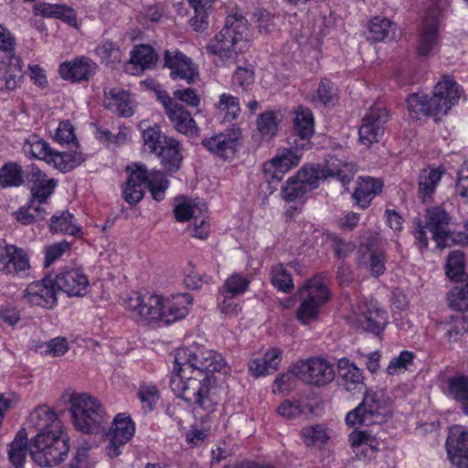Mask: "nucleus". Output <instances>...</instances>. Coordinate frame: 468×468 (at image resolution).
I'll use <instances>...</instances> for the list:
<instances>
[{
	"label": "nucleus",
	"instance_id": "obj_1",
	"mask_svg": "<svg viewBox=\"0 0 468 468\" xmlns=\"http://www.w3.org/2000/svg\"><path fill=\"white\" fill-rule=\"evenodd\" d=\"M216 373H229V367L222 355L193 343L176 349L170 387L177 397L207 411H213L220 400Z\"/></svg>",
	"mask_w": 468,
	"mask_h": 468
},
{
	"label": "nucleus",
	"instance_id": "obj_2",
	"mask_svg": "<svg viewBox=\"0 0 468 468\" xmlns=\"http://www.w3.org/2000/svg\"><path fill=\"white\" fill-rule=\"evenodd\" d=\"M252 29L247 18L239 12L227 16L224 27L207 46L208 53L218 56L223 64H233L239 54L249 49Z\"/></svg>",
	"mask_w": 468,
	"mask_h": 468
},
{
	"label": "nucleus",
	"instance_id": "obj_3",
	"mask_svg": "<svg viewBox=\"0 0 468 468\" xmlns=\"http://www.w3.org/2000/svg\"><path fill=\"white\" fill-rule=\"evenodd\" d=\"M127 180L122 186V197L129 204H136L144 195L147 187L156 201L165 198L168 187L165 176L160 171L148 172L142 164H131L126 167Z\"/></svg>",
	"mask_w": 468,
	"mask_h": 468
},
{
	"label": "nucleus",
	"instance_id": "obj_4",
	"mask_svg": "<svg viewBox=\"0 0 468 468\" xmlns=\"http://www.w3.org/2000/svg\"><path fill=\"white\" fill-rule=\"evenodd\" d=\"M69 404L72 424L77 431L86 434L105 431L110 417L96 397L88 393L72 394Z\"/></svg>",
	"mask_w": 468,
	"mask_h": 468
},
{
	"label": "nucleus",
	"instance_id": "obj_5",
	"mask_svg": "<svg viewBox=\"0 0 468 468\" xmlns=\"http://www.w3.org/2000/svg\"><path fill=\"white\" fill-rule=\"evenodd\" d=\"M450 217L445 210L439 207L427 209L425 222L422 225L418 223V229L415 231V238L419 242L420 248L428 247L427 229L431 233L432 239L438 247L444 248L452 243L466 245L468 244V232L464 231L451 232L449 229Z\"/></svg>",
	"mask_w": 468,
	"mask_h": 468
},
{
	"label": "nucleus",
	"instance_id": "obj_6",
	"mask_svg": "<svg viewBox=\"0 0 468 468\" xmlns=\"http://www.w3.org/2000/svg\"><path fill=\"white\" fill-rule=\"evenodd\" d=\"M69 445L62 428L38 432L29 441V455L41 467H55L67 457Z\"/></svg>",
	"mask_w": 468,
	"mask_h": 468
},
{
	"label": "nucleus",
	"instance_id": "obj_7",
	"mask_svg": "<svg viewBox=\"0 0 468 468\" xmlns=\"http://www.w3.org/2000/svg\"><path fill=\"white\" fill-rule=\"evenodd\" d=\"M298 295L301 302L295 316L302 324L308 325L318 319L332 293L326 277L319 274L307 280L299 289Z\"/></svg>",
	"mask_w": 468,
	"mask_h": 468
},
{
	"label": "nucleus",
	"instance_id": "obj_8",
	"mask_svg": "<svg viewBox=\"0 0 468 468\" xmlns=\"http://www.w3.org/2000/svg\"><path fill=\"white\" fill-rule=\"evenodd\" d=\"M121 305L127 317L133 321L150 324L159 322L162 295L151 292L133 291L122 297Z\"/></svg>",
	"mask_w": 468,
	"mask_h": 468
},
{
	"label": "nucleus",
	"instance_id": "obj_9",
	"mask_svg": "<svg viewBox=\"0 0 468 468\" xmlns=\"http://www.w3.org/2000/svg\"><path fill=\"white\" fill-rule=\"evenodd\" d=\"M389 399L381 390H367L362 402L346 416L348 426L380 423L388 412Z\"/></svg>",
	"mask_w": 468,
	"mask_h": 468
},
{
	"label": "nucleus",
	"instance_id": "obj_10",
	"mask_svg": "<svg viewBox=\"0 0 468 468\" xmlns=\"http://www.w3.org/2000/svg\"><path fill=\"white\" fill-rule=\"evenodd\" d=\"M292 372L297 378L307 384L324 386L335 376L334 366L322 357H309L292 364Z\"/></svg>",
	"mask_w": 468,
	"mask_h": 468
},
{
	"label": "nucleus",
	"instance_id": "obj_11",
	"mask_svg": "<svg viewBox=\"0 0 468 468\" xmlns=\"http://www.w3.org/2000/svg\"><path fill=\"white\" fill-rule=\"evenodd\" d=\"M308 148H300L299 144L291 143L290 147L280 148L276 154L263 164V172L270 182H280L284 175L297 166Z\"/></svg>",
	"mask_w": 468,
	"mask_h": 468
},
{
	"label": "nucleus",
	"instance_id": "obj_12",
	"mask_svg": "<svg viewBox=\"0 0 468 468\" xmlns=\"http://www.w3.org/2000/svg\"><path fill=\"white\" fill-rule=\"evenodd\" d=\"M388 114L382 103H375L365 113L358 130L359 142L366 147L380 141Z\"/></svg>",
	"mask_w": 468,
	"mask_h": 468
},
{
	"label": "nucleus",
	"instance_id": "obj_13",
	"mask_svg": "<svg viewBox=\"0 0 468 468\" xmlns=\"http://www.w3.org/2000/svg\"><path fill=\"white\" fill-rule=\"evenodd\" d=\"M242 133L239 127H231L203 140L202 144L212 154L223 160H232L241 145Z\"/></svg>",
	"mask_w": 468,
	"mask_h": 468
},
{
	"label": "nucleus",
	"instance_id": "obj_14",
	"mask_svg": "<svg viewBox=\"0 0 468 468\" xmlns=\"http://www.w3.org/2000/svg\"><path fill=\"white\" fill-rule=\"evenodd\" d=\"M135 433V423L125 412L118 413L112 420L109 431L105 434L109 440L106 453L110 457L121 454V448L130 441Z\"/></svg>",
	"mask_w": 468,
	"mask_h": 468
},
{
	"label": "nucleus",
	"instance_id": "obj_15",
	"mask_svg": "<svg viewBox=\"0 0 468 468\" xmlns=\"http://www.w3.org/2000/svg\"><path fill=\"white\" fill-rule=\"evenodd\" d=\"M164 60L165 67L170 69L172 80H185L187 84H194L200 80L198 67L178 49L165 50Z\"/></svg>",
	"mask_w": 468,
	"mask_h": 468
},
{
	"label": "nucleus",
	"instance_id": "obj_16",
	"mask_svg": "<svg viewBox=\"0 0 468 468\" xmlns=\"http://www.w3.org/2000/svg\"><path fill=\"white\" fill-rule=\"evenodd\" d=\"M23 301L30 306L53 309L58 303L53 278L46 277L28 284L23 292Z\"/></svg>",
	"mask_w": 468,
	"mask_h": 468
},
{
	"label": "nucleus",
	"instance_id": "obj_17",
	"mask_svg": "<svg viewBox=\"0 0 468 468\" xmlns=\"http://www.w3.org/2000/svg\"><path fill=\"white\" fill-rule=\"evenodd\" d=\"M460 86L450 77H444L437 83L433 90V95L430 98L433 109V116L445 115L452 106L460 100Z\"/></svg>",
	"mask_w": 468,
	"mask_h": 468
},
{
	"label": "nucleus",
	"instance_id": "obj_18",
	"mask_svg": "<svg viewBox=\"0 0 468 468\" xmlns=\"http://www.w3.org/2000/svg\"><path fill=\"white\" fill-rule=\"evenodd\" d=\"M350 324L364 331L379 335L388 324V315L384 310L379 309L375 303H362L358 305L357 312L348 318Z\"/></svg>",
	"mask_w": 468,
	"mask_h": 468
},
{
	"label": "nucleus",
	"instance_id": "obj_19",
	"mask_svg": "<svg viewBox=\"0 0 468 468\" xmlns=\"http://www.w3.org/2000/svg\"><path fill=\"white\" fill-rule=\"evenodd\" d=\"M446 452L451 463L456 468H468V428L452 425L449 428Z\"/></svg>",
	"mask_w": 468,
	"mask_h": 468
},
{
	"label": "nucleus",
	"instance_id": "obj_20",
	"mask_svg": "<svg viewBox=\"0 0 468 468\" xmlns=\"http://www.w3.org/2000/svg\"><path fill=\"white\" fill-rule=\"evenodd\" d=\"M53 282L57 290L69 297H80L89 292V279L80 268L63 269L53 278Z\"/></svg>",
	"mask_w": 468,
	"mask_h": 468
},
{
	"label": "nucleus",
	"instance_id": "obj_21",
	"mask_svg": "<svg viewBox=\"0 0 468 468\" xmlns=\"http://www.w3.org/2000/svg\"><path fill=\"white\" fill-rule=\"evenodd\" d=\"M192 304L193 297L187 292L170 294L166 297L162 295L159 322L172 324L184 319L188 314Z\"/></svg>",
	"mask_w": 468,
	"mask_h": 468
},
{
	"label": "nucleus",
	"instance_id": "obj_22",
	"mask_svg": "<svg viewBox=\"0 0 468 468\" xmlns=\"http://www.w3.org/2000/svg\"><path fill=\"white\" fill-rule=\"evenodd\" d=\"M381 438L371 431H353L348 437L352 452L358 460H371L381 445Z\"/></svg>",
	"mask_w": 468,
	"mask_h": 468
},
{
	"label": "nucleus",
	"instance_id": "obj_23",
	"mask_svg": "<svg viewBox=\"0 0 468 468\" xmlns=\"http://www.w3.org/2000/svg\"><path fill=\"white\" fill-rule=\"evenodd\" d=\"M24 62L14 53L5 55L0 60V91H12L17 89L23 77Z\"/></svg>",
	"mask_w": 468,
	"mask_h": 468
},
{
	"label": "nucleus",
	"instance_id": "obj_24",
	"mask_svg": "<svg viewBox=\"0 0 468 468\" xmlns=\"http://www.w3.org/2000/svg\"><path fill=\"white\" fill-rule=\"evenodd\" d=\"M28 176L32 194L30 201L37 207H45L48 211L49 208L48 199L57 187L58 181L49 178L44 172L36 167L31 168Z\"/></svg>",
	"mask_w": 468,
	"mask_h": 468
},
{
	"label": "nucleus",
	"instance_id": "obj_25",
	"mask_svg": "<svg viewBox=\"0 0 468 468\" xmlns=\"http://www.w3.org/2000/svg\"><path fill=\"white\" fill-rule=\"evenodd\" d=\"M293 134L296 138L292 143L299 144L300 148H308L312 146L311 137L314 133V120L312 112L302 106H299L293 112Z\"/></svg>",
	"mask_w": 468,
	"mask_h": 468
},
{
	"label": "nucleus",
	"instance_id": "obj_26",
	"mask_svg": "<svg viewBox=\"0 0 468 468\" xmlns=\"http://www.w3.org/2000/svg\"><path fill=\"white\" fill-rule=\"evenodd\" d=\"M97 65L86 57H78L69 61H64L59 65V76L66 80L79 82L88 80L95 74Z\"/></svg>",
	"mask_w": 468,
	"mask_h": 468
},
{
	"label": "nucleus",
	"instance_id": "obj_27",
	"mask_svg": "<svg viewBox=\"0 0 468 468\" xmlns=\"http://www.w3.org/2000/svg\"><path fill=\"white\" fill-rule=\"evenodd\" d=\"M283 351L271 346L264 350L262 357L251 358L248 363V369L254 378L266 377L276 371L282 360Z\"/></svg>",
	"mask_w": 468,
	"mask_h": 468
},
{
	"label": "nucleus",
	"instance_id": "obj_28",
	"mask_svg": "<svg viewBox=\"0 0 468 468\" xmlns=\"http://www.w3.org/2000/svg\"><path fill=\"white\" fill-rule=\"evenodd\" d=\"M158 55L150 45H136L131 51L130 60L125 64V71L131 75H141L144 70L155 66Z\"/></svg>",
	"mask_w": 468,
	"mask_h": 468
},
{
	"label": "nucleus",
	"instance_id": "obj_29",
	"mask_svg": "<svg viewBox=\"0 0 468 468\" xmlns=\"http://www.w3.org/2000/svg\"><path fill=\"white\" fill-rule=\"evenodd\" d=\"M104 105L114 113L122 117L133 115L136 102L131 93L120 88L104 91Z\"/></svg>",
	"mask_w": 468,
	"mask_h": 468
},
{
	"label": "nucleus",
	"instance_id": "obj_30",
	"mask_svg": "<svg viewBox=\"0 0 468 468\" xmlns=\"http://www.w3.org/2000/svg\"><path fill=\"white\" fill-rule=\"evenodd\" d=\"M441 388L447 397L458 402L463 413L468 416V376L455 374L445 378Z\"/></svg>",
	"mask_w": 468,
	"mask_h": 468
},
{
	"label": "nucleus",
	"instance_id": "obj_31",
	"mask_svg": "<svg viewBox=\"0 0 468 468\" xmlns=\"http://www.w3.org/2000/svg\"><path fill=\"white\" fill-rule=\"evenodd\" d=\"M337 369L341 386L350 393L363 390L365 381L362 370L346 357L337 361Z\"/></svg>",
	"mask_w": 468,
	"mask_h": 468
},
{
	"label": "nucleus",
	"instance_id": "obj_32",
	"mask_svg": "<svg viewBox=\"0 0 468 468\" xmlns=\"http://www.w3.org/2000/svg\"><path fill=\"white\" fill-rule=\"evenodd\" d=\"M27 252L14 245L6 248V253L0 255V268L9 274H22L29 269Z\"/></svg>",
	"mask_w": 468,
	"mask_h": 468
},
{
	"label": "nucleus",
	"instance_id": "obj_33",
	"mask_svg": "<svg viewBox=\"0 0 468 468\" xmlns=\"http://www.w3.org/2000/svg\"><path fill=\"white\" fill-rule=\"evenodd\" d=\"M155 154L168 172H176L183 161V147L176 139L169 136L163 140L162 147Z\"/></svg>",
	"mask_w": 468,
	"mask_h": 468
},
{
	"label": "nucleus",
	"instance_id": "obj_34",
	"mask_svg": "<svg viewBox=\"0 0 468 468\" xmlns=\"http://www.w3.org/2000/svg\"><path fill=\"white\" fill-rule=\"evenodd\" d=\"M445 173L443 165H428L420 171L419 191L424 202L432 197Z\"/></svg>",
	"mask_w": 468,
	"mask_h": 468
},
{
	"label": "nucleus",
	"instance_id": "obj_35",
	"mask_svg": "<svg viewBox=\"0 0 468 468\" xmlns=\"http://www.w3.org/2000/svg\"><path fill=\"white\" fill-rule=\"evenodd\" d=\"M138 128L142 133L143 149L150 154H155L162 147L163 140L169 138L162 133L158 124L152 123L148 120L141 121Z\"/></svg>",
	"mask_w": 468,
	"mask_h": 468
},
{
	"label": "nucleus",
	"instance_id": "obj_36",
	"mask_svg": "<svg viewBox=\"0 0 468 468\" xmlns=\"http://www.w3.org/2000/svg\"><path fill=\"white\" fill-rule=\"evenodd\" d=\"M28 424L39 432L62 428L56 412L47 405L38 406L30 412Z\"/></svg>",
	"mask_w": 468,
	"mask_h": 468
},
{
	"label": "nucleus",
	"instance_id": "obj_37",
	"mask_svg": "<svg viewBox=\"0 0 468 468\" xmlns=\"http://www.w3.org/2000/svg\"><path fill=\"white\" fill-rule=\"evenodd\" d=\"M301 438L307 447L322 448L335 437V431L326 425L318 423L303 427Z\"/></svg>",
	"mask_w": 468,
	"mask_h": 468
},
{
	"label": "nucleus",
	"instance_id": "obj_38",
	"mask_svg": "<svg viewBox=\"0 0 468 468\" xmlns=\"http://www.w3.org/2000/svg\"><path fill=\"white\" fill-rule=\"evenodd\" d=\"M383 184L373 177H360L353 194L356 204L361 207H367L372 199L381 192Z\"/></svg>",
	"mask_w": 468,
	"mask_h": 468
},
{
	"label": "nucleus",
	"instance_id": "obj_39",
	"mask_svg": "<svg viewBox=\"0 0 468 468\" xmlns=\"http://www.w3.org/2000/svg\"><path fill=\"white\" fill-rule=\"evenodd\" d=\"M207 207L204 203L186 197L176 198L174 214L177 221L186 222L195 219L200 213H204Z\"/></svg>",
	"mask_w": 468,
	"mask_h": 468
},
{
	"label": "nucleus",
	"instance_id": "obj_40",
	"mask_svg": "<svg viewBox=\"0 0 468 468\" xmlns=\"http://www.w3.org/2000/svg\"><path fill=\"white\" fill-rule=\"evenodd\" d=\"M397 26L390 20L376 16L368 25L367 37L374 41L394 40L398 36Z\"/></svg>",
	"mask_w": 468,
	"mask_h": 468
},
{
	"label": "nucleus",
	"instance_id": "obj_41",
	"mask_svg": "<svg viewBox=\"0 0 468 468\" xmlns=\"http://www.w3.org/2000/svg\"><path fill=\"white\" fill-rule=\"evenodd\" d=\"M436 14H431V20L427 21L422 29L418 45V52L421 56H427L434 51L439 44L438 23Z\"/></svg>",
	"mask_w": 468,
	"mask_h": 468
},
{
	"label": "nucleus",
	"instance_id": "obj_42",
	"mask_svg": "<svg viewBox=\"0 0 468 468\" xmlns=\"http://www.w3.org/2000/svg\"><path fill=\"white\" fill-rule=\"evenodd\" d=\"M84 161L85 156L81 152L73 151L60 153L52 150L47 164L60 172L66 173L80 165Z\"/></svg>",
	"mask_w": 468,
	"mask_h": 468
},
{
	"label": "nucleus",
	"instance_id": "obj_43",
	"mask_svg": "<svg viewBox=\"0 0 468 468\" xmlns=\"http://www.w3.org/2000/svg\"><path fill=\"white\" fill-rule=\"evenodd\" d=\"M321 170L325 174V178L335 177L340 180L343 184H346L350 181L353 173L354 165L351 163L343 161L336 156H330L325 161L324 166L321 165Z\"/></svg>",
	"mask_w": 468,
	"mask_h": 468
},
{
	"label": "nucleus",
	"instance_id": "obj_44",
	"mask_svg": "<svg viewBox=\"0 0 468 468\" xmlns=\"http://www.w3.org/2000/svg\"><path fill=\"white\" fill-rule=\"evenodd\" d=\"M27 451L29 452L27 433L25 429H21L17 431L15 439L8 447V458L10 463L16 466V468H22L27 458Z\"/></svg>",
	"mask_w": 468,
	"mask_h": 468
},
{
	"label": "nucleus",
	"instance_id": "obj_45",
	"mask_svg": "<svg viewBox=\"0 0 468 468\" xmlns=\"http://www.w3.org/2000/svg\"><path fill=\"white\" fill-rule=\"evenodd\" d=\"M167 116L177 132L190 136L197 134L196 122L182 105L179 104Z\"/></svg>",
	"mask_w": 468,
	"mask_h": 468
},
{
	"label": "nucleus",
	"instance_id": "obj_46",
	"mask_svg": "<svg viewBox=\"0 0 468 468\" xmlns=\"http://www.w3.org/2000/svg\"><path fill=\"white\" fill-rule=\"evenodd\" d=\"M215 107L218 116L228 122L236 120L241 112L239 98L230 93H222Z\"/></svg>",
	"mask_w": 468,
	"mask_h": 468
},
{
	"label": "nucleus",
	"instance_id": "obj_47",
	"mask_svg": "<svg viewBox=\"0 0 468 468\" xmlns=\"http://www.w3.org/2000/svg\"><path fill=\"white\" fill-rule=\"evenodd\" d=\"M49 227L52 232L74 237H78L81 234V229L76 224L73 215L68 211L54 215L50 219Z\"/></svg>",
	"mask_w": 468,
	"mask_h": 468
},
{
	"label": "nucleus",
	"instance_id": "obj_48",
	"mask_svg": "<svg viewBox=\"0 0 468 468\" xmlns=\"http://www.w3.org/2000/svg\"><path fill=\"white\" fill-rule=\"evenodd\" d=\"M280 120L272 111L261 113L256 120V128L262 140H271L278 132Z\"/></svg>",
	"mask_w": 468,
	"mask_h": 468
},
{
	"label": "nucleus",
	"instance_id": "obj_49",
	"mask_svg": "<svg viewBox=\"0 0 468 468\" xmlns=\"http://www.w3.org/2000/svg\"><path fill=\"white\" fill-rule=\"evenodd\" d=\"M215 0H187L194 9L195 16L190 20L191 27L196 31L205 29L208 24L207 16Z\"/></svg>",
	"mask_w": 468,
	"mask_h": 468
},
{
	"label": "nucleus",
	"instance_id": "obj_50",
	"mask_svg": "<svg viewBox=\"0 0 468 468\" xmlns=\"http://www.w3.org/2000/svg\"><path fill=\"white\" fill-rule=\"evenodd\" d=\"M410 115L416 120L431 115L433 116V109L427 96L420 93H413L407 100Z\"/></svg>",
	"mask_w": 468,
	"mask_h": 468
},
{
	"label": "nucleus",
	"instance_id": "obj_51",
	"mask_svg": "<svg viewBox=\"0 0 468 468\" xmlns=\"http://www.w3.org/2000/svg\"><path fill=\"white\" fill-rule=\"evenodd\" d=\"M23 152L27 155L48 162L52 149L49 144L37 135L30 136L23 145Z\"/></svg>",
	"mask_w": 468,
	"mask_h": 468
},
{
	"label": "nucleus",
	"instance_id": "obj_52",
	"mask_svg": "<svg viewBox=\"0 0 468 468\" xmlns=\"http://www.w3.org/2000/svg\"><path fill=\"white\" fill-rule=\"evenodd\" d=\"M24 183L22 168L16 163H6L0 168V186L16 187Z\"/></svg>",
	"mask_w": 468,
	"mask_h": 468
},
{
	"label": "nucleus",
	"instance_id": "obj_53",
	"mask_svg": "<svg viewBox=\"0 0 468 468\" xmlns=\"http://www.w3.org/2000/svg\"><path fill=\"white\" fill-rule=\"evenodd\" d=\"M443 330L449 343L459 342L468 331V321L463 316H452L443 324Z\"/></svg>",
	"mask_w": 468,
	"mask_h": 468
},
{
	"label": "nucleus",
	"instance_id": "obj_54",
	"mask_svg": "<svg viewBox=\"0 0 468 468\" xmlns=\"http://www.w3.org/2000/svg\"><path fill=\"white\" fill-rule=\"evenodd\" d=\"M324 176L321 165H310L303 166L294 176L310 191L318 186L319 180L326 179Z\"/></svg>",
	"mask_w": 468,
	"mask_h": 468
},
{
	"label": "nucleus",
	"instance_id": "obj_55",
	"mask_svg": "<svg viewBox=\"0 0 468 468\" xmlns=\"http://www.w3.org/2000/svg\"><path fill=\"white\" fill-rule=\"evenodd\" d=\"M362 263L375 277L380 276L386 271V256L381 250L367 248L363 255Z\"/></svg>",
	"mask_w": 468,
	"mask_h": 468
},
{
	"label": "nucleus",
	"instance_id": "obj_56",
	"mask_svg": "<svg viewBox=\"0 0 468 468\" xmlns=\"http://www.w3.org/2000/svg\"><path fill=\"white\" fill-rule=\"evenodd\" d=\"M271 283L279 291L290 292L293 288V282L290 272L282 264H275L271 272Z\"/></svg>",
	"mask_w": 468,
	"mask_h": 468
},
{
	"label": "nucleus",
	"instance_id": "obj_57",
	"mask_svg": "<svg viewBox=\"0 0 468 468\" xmlns=\"http://www.w3.org/2000/svg\"><path fill=\"white\" fill-rule=\"evenodd\" d=\"M445 273L452 281H459L464 274V256L460 250L452 251L447 259Z\"/></svg>",
	"mask_w": 468,
	"mask_h": 468
},
{
	"label": "nucleus",
	"instance_id": "obj_58",
	"mask_svg": "<svg viewBox=\"0 0 468 468\" xmlns=\"http://www.w3.org/2000/svg\"><path fill=\"white\" fill-rule=\"evenodd\" d=\"M48 214V211L45 207H37L30 201L27 207L16 212V218L23 224H30L33 221L44 219Z\"/></svg>",
	"mask_w": 468,
	"mask_h": 468
},
{
	"label": "nucleus",
	"instance_id": "obj_59",
	"mask_svg": "<svg viewBox=\"0 0 468 468\" xmlns=\"http://www.w3.org/2000/svg\"><path fill=\"white\" fill-rule=\"evenodd\" d=\"M95 53L106 64H114L122 59V51L119 47L112 41H102L95 48Z\"/></svg>",
	"mask_w": 468,
	"mask_h": 468
},
{
	"label": "nucleus",
	"instance_id": "obj_60",
	"mask_svg": "<svg viewBox=\"0 0 468 468\" xmlns=\"http://www.w3.org/2000/svg\"><path fill=\"white\" fill-rule=\"evenodd\" d=\"M137 397L144 410H151L159 399V392L155 385L142 383L137 391Z\"/></svg>",
	"mask_w": 468,
	"mask_h": 468
},
{
	"label": "nucleus",
	"instance_id": "obj_61",
	"mask_svg": "<svg viewBox=\"0 0 468 468\" xmlns=\"http://www.w3.org/2000/svg\"><path fill=\"white\" fill-rule=\"evenodd\" d=\"M309 190L305 188V185H303L295 176L290 177L285 186L282 190L284 200L288 202H293L301 200Z\"/></svg>",
	"mask_w": 468,
	"mask_h": 468
},
{
	"label": "nucleus",
	"instance_id": "obj_62",
	"mask_svg": "<svg viewBox=\"0 0 468 468\" xmlns=\"http://www.w3.org/2000/svg\"><path fill=\"white\" fill-rule=\"evenodd\" d=\"M414 359V354L410 351H402L400 354L390 360L387 367V373L390 376L399 375L408 370Z\"/></svg>",
	"mask_w": 468,
	"mask_h": 468
},
{
	"label": "nucleus",
	"instance_id": "obj_63",
	"mask_svg": "<svg viewBox=\"0 0 468 468\" xmlns=\"http://www.w3.org/2000/svg\"><path fill=\"white\" fill-rule=\"evenodd\" d=\"M250 282L247 277L234 273L225 281L221 291L231 295L242 294L248 290Z\"/></svg>",
	"mask_w": 468,
	"mask_h": 468
},
{
	"label": "nucleus",
	"instance_id": "obj_64",
	"mask_svg": "<svg viewBox=\"0 0 468 468\" xmlns=\"http://www.w3.org/2000/svg\"><path fill=\"white\" fill-rule=\"evenodd\" d=\"M52 138L59 144L74 143L76 135L73 125L69 121L60 122L55 129Z\"/></svg>",
	"mask_w": 468,
	"mask_h": 468
}]
</instances>
